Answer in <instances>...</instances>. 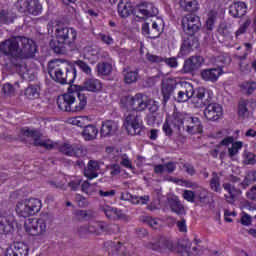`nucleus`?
<instances>
[{
	"mask_svg": "<svg viewBox=\"0 0 256 256\" xmlns=\"http://www.w3.org/2000/svg\"><path fill=\"white\" fill-rule=\"evenodd\" d=\"M0 51L14 59H31L37 53V45L27 37L15 36L2 42Z\"/></svg>",
	"mask_w": 256,
	"mask_h": 256,
	"instance_id": "obj_1",
	"label": "nucleus"
},
{
	"mask_svg": "<svg viewBox=\"0 0 256 256\" xmlns=\"http://www.w3.org/2000/svg\"><path fill=\"white\" fill-rule=\"evenodd\" d=\"M48 73L60 85H72L77 77V68L63 60H51L48 63Z\"/></svg>",
	"mask_w": 256,
	"mask_h": 256,
	"instance_id": "obj_2",
	"label": "nucleus"
},
{
	"mask_svg": "<svg viewBox=\"0 0 256 256\" xmlns=\"http://www.w3.org/2000/svg\"><path fill=\"white\" fill-rule=\"evenodd\" d=\"M117 9L122 19H127L131 13L134 14L137 21H145V19H149V17H157V15H159V10L151 2H141L133 9L131 3L127 2V0H120Z\"/></svg>",
	"mask_w": 256,
	"mask_h": 256,
	"instance_id": "obj_3",
	"label": "nucleus"
},
{
	"mask_svg": "<svg viewBox=\"0 0 256 256\" xmlns=\"http://www.w3.org/2000/svg\"><path fill=\"white\" fill-rule=\"evenodd\" d=\"M57 105L60 111L77 113L87 107V95L78 91L66 93L58 97Z\"/></svg>",
	"mask_w": 256,
	"mask_h": 256,
	"instance_id": "obj_4",
	"label": "nucleus"
},
{
	"mask_svg": "<svg viewBox=\"0 0 256 256\" xmlns=\"http://www.w3.org/2000/svg\"><path fill=\"white\" fill-rule=\"evenodd\" d=\"M187 120V114L183 112H174L170 119H166L163 124V131L167 137H171L173 133L177 135L185 134V123Z\"/></svg>",
	"mask_w": 256,
	"mask_h": 256,
	"instance_id": "obj_5",
	"label": "nucleus"
},
{
	"mask_svg": "<svg viewBox=\"0 0 256 256\" xmlns=\"http://www.w3.org/2000/svg\"><path fill=\"white\" fill-rule=\"evenodd\" d=\"M124 127L128 135H143L145 126H143V120L141 115L136 111H130L125 114Z\"/></svg>",
	"mask_w": 256,
	"mask_h": 256,
	"instance_id": "obj_6",
	"label": "nucleus"
},
{
	"mask_svg": "<svg viewBox=\"0 0 256 256\" xmlns=\"http://www.w3.org/2000/svg\"><path fill=\"white\" fill-rule=\"evenodd\" d=\"M129 105L136 113L145 111L148 109L150 113H157L159 111V105L155 100H146L143 94H136L129 100Z\"/></svg>",
	"mask_w": 256,
	"mask_h": 256,
	"instance_id": "obj_7",
	"label": "nucleus"
},
{
	"mask_svg": "<svg viewBox=\"0 0 256 256\" xmlns=\"http://www.w3.org/2000/svg\"><path fill=\"white\" fill-rule=\"evenodd\" d=\"M39 211H41V200L37 198H30L16 204V213L18 217H31V215H36Z\"/></svg>",
	"mask_w": 256,
	"mask_h": 256,
	"instance_id": "obj_8",
	"label": "nucleus"
},
{
	"mask_svg": "<svg viewBox=\"0 0 256 256\" xmlns=\"http://www.w3.org/2000/svg\"><path fill=\"white\" fill-rule=\"evenodd\" d=\"M55 37L60 41L66 43L69 51H75L77 49V30L74 28L56 26Z\"/></svg>",
	"mask_w": 256,
	"mask_h": 256,
	"instance_id": "obj_9",
	"label": "nucleus"
},
{
	"mask_svg": "<svg viewBox=\"0 0 256 256\" xmlns=\"http://www.w3.org/2000/svg\"><path fill=\"white\" fill-rule=\"evenodd\" d=\"M182 29L185 35H195L201 31V18L195 14H187L182 18Z\"/></svg>",
	"mask_w": 256,
	"mask_h": 256,
	"instance_id": "obj_10",
	"label": "nucleus"
},
{
	"mask_svg": "<svg viewBox=\"0 0 256 256\" xmlns=\"http://www.w3.org/2000/svg\"><path fill=\"white\" fill-rule=\"evenodd\" d=\"M24 228L26 233L32 235L33 237H37L39 235H43V233L47 231V223L43 218H28L24 223Z\"/></svg>",
	"mask_w": 256,
	"mask_h": 256,
	"instance_id": "obj_11",
	"label": "nucleus"
},
{
	"mask_svg": "<svg viewBox=\"0 0 256 256\" xmlns=\"http://www.w3.org/2000/svg\"><path fill=\"white\" fill-rule=\"evenodd\" d=\"M89 233L93 235H101V233H117L119 225L105 224L104 222H91L88 224Z\"/></svg>",
	"mask_w": 256,
	"mask_h": 256,
	"instance_id": "obj_12",
	"label": "nucleus"
},
{
	"mask_svg": "<svg viewBox=\"0 0 256 256\" xmlns=\"http://www.w3.org/2000/svg\"><path fill=\"white\" fill-rule=\"evenodd\" d=\"M60 153L67 155V157H83L87 151L79 144L64 143L59 146Z\"/></svg>",
	"mask_w": 256,
	"mask_h": 256,
	"instance_id": "obj_13",
	"label": "nucleus"
},
{
	"mask_svg": "<svg viewBox=\"0 0 256 256\" xmlns=\"http://www.w3.org/2000/svg\"><path fill=\"white\" fill-rule=\"evenodd\" d=\"M147 247L148 249H152V251H159L160 253H164L165 251H173V241L162 236L156 241L149 242Z\"/></svg>",
	"mask_w": 256,
	"mask_h": 256,
	"instance_id": "obj_14",
	"label": "nucleus"
},
{
	"mask_svg": "<svg viewBox=\"0 0 256 256\" xmlns=\"http://www.w3.org/2000/svg\"><path fill=\"white\" fill-rule=\"evenodd\" d=\"M191 100L196 107H205V105H209L211 97L205 88L200 87L196 91L195 88H193V96H191Z\"/></svg>",
	"mask_w": 256,
	"mask_h": 256,
	"instance_id": "obj_15",
	"label": "nucleus"
},
{
	"mask_svg": "<svg viewBox=\"0 0 256 256\" xmlns=\"http://www.w3.org/2000/svg\"><path fill=\"white\" fill-rule=\"evenodd\" d=\"M184 127H186L185 131L188 133V135H197V133H203V124H201V120L189 114L186 115Z\"/></svg>",
	"mask_w": 256,
	"mask_h": 256,
	"instance_id": "obj_16",
	"label": "nucleus"
},
{
	"mask_svg": "<svg viewBox=\"0 0 256 256\" xmlns=\"http://www.w3.org/2000/svg\"><path fill=\"white\" fill-rule=\"evenodd\" d=\"M223 116V108L217 103H208L204 109V117L208 121H219Z\"/></svg>",
	"mask_w": 256,
	"mask_h": 256,
	"instance_id": "obj_17",
	"label": "nucleus"
},
{
	"mask_svg": "<svg viewBox=\"0 0 256 256\" xmlns=\"http://www.w3.org/2000/svg\"><path fill=\"white\" fill-rule=\"evenodd\" d=\"M191 97H193V84L189 82H181L180 90L178 91L177 96L174 97L175 101L178 103H187Z\"/></svg>",
	"mask_w": 256,
	"mask_h": 256,
	"instance_id": "obj_18",
	"label": "nucleus"
},
{
	"mask_svg": "<svg viewBox=\"0 0 256 256\" xmlns=\"http://www.w3.org/2000/svg\"><path fill=\"white\" fill-rule=\"evenodd\" d=\"M100 211L104 213L105 217H107L110 221H119L121 219H125V213H123V210L107 204L100 205Z\"/></svg>",
	"mask_w": 256,
	"mask_h": 256,
	"instance_id": "obj_19",
	"label": "nucleus"
},
{
	"mask_svg": "<svg viewBox=\"0 0 256 256\" xmlns=\"http://www.w3.org/2000/svg\"><path fill=\"white\" fill-rule=\"evenodd\" d=\"M223 75V66H218L216 68L203 69L200 72L201 79L203 81H208L210 83H216L219 77Z\"/></svg>",
	"mask_w": 256,
	"mask_h": 256,
	"instance_id": "obj_20",
	"label": "nucleus"
},
{
	"mask_svg": "<svg viewBox=\"0 0 256 256\" xmlns=\"http://www.w3.org/2000/svg\"><path fill=\"white\" fill-rule=\"evenodd\" d=\"M205 63V60L201 56H192L185 60L182 71L183 73H194L201 69V66Z\"/></svg>",
	"mask_w": 256,
	"mask_h": 256,
	"instance_id": "obj_21",
	"label": "nucleus"
},
{
	"mask_svg": "<svg viewBox=\"0 0 256 256\" xmlns=\"http://www.w3.org/2000/svg\"><path fill=\"white\" fill-rule=\"evenodd\" d=\"M5 256H29V246L23 242H15L6 249Z\"/></svg>",
	"mask_w": 256,
	"mask_h": 256,
	"instance_id": "obj_22",
	"label": "nucleus"
},
{
	"mask_svg": "<svg viewBox=\"0 0 256 256\" xmlns=\"http://www.w3.org/2000/svg\"><path fill=\"white\" fill-rule=\"evenodd\" d=\"M103 89L101 81L95 78H88L83 82V85L78 86V92L90 91V93H99Z\"/></svg>",
	"mask_w": 256,
	"mask_h": 256,
	"instance_id": "obj_23",
	"label": "nucleus"
},
{
	"mask_svg": "<svg viewBox=\"0 0 256 256\" xmlns=\"http://www.w3.org/2000/svg\"><path fill=\"white\" fill-rule=\"evenodd\" d=\"M146 59L150 63H165L166 65H168V67H171V69H176V67H178L179 65L176 57L165 58L163 56H157L151 53H147Z\"/></svg>",
	"mask_w": 256,
	"mask_h": 256,
	"instance_id": "obj_24",
	"label": "nucleus"
},
{
	"mask_svg": "<svg viewBox=\"0 0 256 256\" xmlns=\"http://www.w3.org/2000/svg\"><path fill=\"white\" fill-rule=\"evenodd\" d=\"M175 89H177V82H175L174 80H166L162 82L161 94L163 97V105H167V101L171 99V95L175 93Z\"/></svg>",
	"mask_w": 256,
	"mask_h": 256,
	"instance_id": "obj_25",
	"label": "nucleus"
},
{
	"mask_svg": "<svg viewBox=\"0 0 256 256\" xmlns=\"http://www.w3.org/2000/svg\"><path fill=\"white\" fill-rule=\"evenodd\" d=\"M15 229V218L13 216H0V235L13 233Z\"/></svg>",
	"mask_w": 256,
	"mask_h": 256,
	"instance_id": "obj_26",
	"label": "nucleus"
},
{
	"mask_svg": "<svg viewBox=\"0 0 256 256\" xmlns=\"http://www.w3.org/2000/svg\"><path fill=\"white\" fill-rule=\"evenodd\" d=\"M233 143V137H227L221 140L220 145H217L213 150L210 151V155L217 159V157L220 155V159H223L225 157V153H227V145H231Z\"/></svg>",
	"mask_w": 256,
	"mask_h": 256,
	"instance_id": "obj_27",
	"label": "nucleus"
},
{
	"mask_svg": "<svg viewBox=\"0 0 256 256\" xmlns=\"http://www.w3.org/2000/svg\"><path fill=\"white\" fill-rule=\"evenodd\" d=\"M117 129H119L117 122L113 120H107L102 122L100 135L101 137H113V135L117 133Z\"/></svg>",
	"mask_w": 256,
	"mask_h": 256,
	"instance_id": "obj_28",
	"label": "nucleus"
},
{
	"mask_svg": "<svg viewBox=\"0 0 256 256\" xmlns=\"http://www.w3.org/2000/svg\"><path fill=\"white\" fill-rule=\"evenodd\" d=\"M167 201L168 206L173 213H176V215H185V207L181 203V200H179L178 196L169 195L167 197Z\"/></svg>",
	"mask_w": 256,
	"mask_h": 256,
	"instance_id": "obj_29",
	"label": "nucleus"
},
{
	"mask_svg": "<svg viewBox=\"0 0 256 256\" xmlns=\"http://www.w3.org/2000/svg\"><path fill=\"white\" fill-rule=\"evenodd\" d=\"M229 13L234 19L245 17L247 13V5L244 2H234L229 7Z\"/></svg>",
	"mask_w": 256,
	"mask_h": 256,
	"instance_id": "obj_30",
	"label": "nucleus"
},
{
	"mask_svg": "<svg viewBox=\"0 0 256 256\" xmlns=\"http://www.w3.org/2000/svg\"><path fill=\"white\" fill-rule=\"evenodd\" d=\"M26 11L30 15H41V12L43 11V6L41 5V2H39V0H24V13H26Z\"/></svg>",
	"mask_w": 256,
	"mask_h": 256,
	"instance_id": "obj_31",
	"label": "nucleus"
},
{
	"mask_svg": "<svg viewBox=\"0 0 256 256\" xmlns=\"http://www.w3.org/2000/svg\"><path fill=\"white\" fill-rule=\"evenodd\" d=\"M21 133L24 137L33 139L35 147H41L43 140H41V132L39 130L22 128Z\"/></svg>",
	"mask_w": 256,
	"mask_h": 256,
	"instance_id": "obj_32",
	"label": "nucleus"
},
{
	"mask_svg": "<svg viewBox=\"0 0 256 256\" xmlns=\"http://www.w3.org/2000/svg\"><path fill=\"white\" fill-rule=\"evenodd\" d=\"M197 49L199 47V40L195 38V35H188L187 38H184L183 44L181 46V53L187 55L191 49Z\"/></svg>",
	"mask_w": 256,
	"mask_h": 256,
	"instance_id": "obj_33",
	"label": "nucleus"
},
{
	"mask_svg": "<svg viewBox=\"0 0 256 256\" xmlns=\"http://www.w3.org/2000/svg\"><path fill=\"white\" fill-rule=\"evenodd\" d=\"M99 169H101L99 162L90 160L88 162L87 168L84 169V175L87 177V179H96V177H99V173H97Z\"/></svg>",
	"mask_w": 256,
	"mask_h": 256,
	"instance_id": "obj_34",
	"label": "nucleus"
},
{
	"mask_svg": "<svg viewBox=\"0 0 256 256\" xmlns=\"http://www.w3.org/2000/svg\"><path fill=\"white\" fill-rule=\"evenodd\" d=\"M49 47L54 51L57 55H65L67 53V43L63 42L60 39H51L49 42Z\"/></svg>",
	"mask_w": 256,
	"mask_h": 256,
	"instance_id": "obj_35",
	"label": "nucleus"
},
{
	"mask_svg": "<svg viewBox=\"0 0 256 256\" xmlns=\"http://www.w3.org/2000/svg\"><path fill=\"white\" fill-rule=\"evenodd\" d=\"M222 187L224 191H227V193H229V196L225 195L228 203H233V201H235V197H237V195H241V190L235 188V185L229 182L223 183Z\"/></svg>",
	"mask_w": 256,
	"mask_h": 256,
	"instance_id": "obj_36",
	"label": "nucleus"
},
{
	"mask_svg": "<svg viewBox=\"0 0 256 256\" xmlns=\"http://www.w3.org/2000/svg\"><path fill=\"white\" fill-rule=\"evenodd\" d=\"M238 117H240V119H249V117H251L248 99H240L238 103Z\"/></svg>",
	"mask_w": 256,
	"mask_h": 256,
	"instance_id": "obj_37",
	"label": "nucleus"
},
{
	"mask_svg": "<svg viewBox=\"0 0 256 256\" xmlns=\"http://www.w3.org/2000/svg\"><path fill=\"white\" fill-rule=\"evenodd\" d=\"M99 130L94 125H87L84 126V130L82 132V136L84 137L85 141H93V139H97V134Z\"/></svg>",
	"mask_w": 256,
	"mask_h": 256,
	"instance_id": "obj_38",
	"label": "nucleus"
},
{
	"mask_svg": "<svg viewBox=\"0 0 256 256\" xmlns=\"http://www.w3.org/2000/svg\"><path fill=\"white\" fill-rule=\"evenodd\" d=\"M217 17H219V12L217 10L212 9L208 12L206 19V29L208 31H213L215 23H217Z\"/></svg>",
	"mask_w": 256,
	"mask_h": 256,
	"instance_id": "obj_39",
	"label": "nucleus"
},
{
	"mask_svg": "<svg viewBox=\"0 0 256 256\" xmlns=\"http://www.w3.org/2000/svg\"><path fill=\"white\" fill-rule=\"evenodd\" d=\"M180 6L184 11L193 13L199 10V3L197 0H180Z\"/></svg>",
	"mask_w": 256,
	"mask_h": 256,
	"instance_id": "obj_40",
	"label": "nucleus"
},
{
	"mask_svg": "<svg viewBox=\"0 0 256 256\" xmlns=\"http://www.w3.org/2000/svg\"><path fill=\"white\" fill-rule=\"evenodd\" d=\"M96 69L98 75L107 77L111 75V72L113 71V65L109 62H100L97 64Z\"/></svg>",
	"mask_w": 256,
	"mask_h": 256,
	"instance_id": "obj_41",
	"label": "nucleus"
},
{
	"mask_svg": "<svg viewBox=\"0 0 256 256\" xmlns=\"http://www.w3.org/2000/svg\"><path fill=\"white\" fill-rule=\"evenodd\" d=\"M104 247L111 251V253H119V251H121V248L123 247V244L115 239L114 241L112 240H108L106 242H104Z\"/></svg>",
	"mask_w": 256,
	"mask_h": 256,
	"instance_id": "obj_42",
	"label": "nucleus"
},
{
	"mask_svg": "<svg viewBox=\"0 0 256 256\" xmlns=\"http://www.w3.org/2000/svg\"><path fill=\"white\" fill-rule=\"evenodd\" d=\"M210 188L214 193H221V177L217 172H212V178L210 179Z\"/></svg>",
	"mask_w": 256,
	"mask_h": 256,
	"instance_id": "obj_43",
	"label": "nucleus"
},
{
	"mask_svg": "<svg viewBox=\"0 0 256 256\" xmlns=\"http://www.w3.org/2000/svg\"><path fill=\"white\" fill-rule=\"evenodd\" d=\"M41 88L38 85H30L26 88L24 95L28 99H39Z\"/></svg>",
	"mask_w": 256,
	"mask_h": 256,
	"instance_id": "obj_44",
	"label": "nucleus"
},
{
	"mask_svg": "<svg viewBox=\"0 0 256 256\" xmlns=\"http://www.w3.org/2000/svg\"><path fill=\"white\" fill-rule=\"evenodd\" d=\"M71 66L74 68L78 67V69H80V71H82V73H84L85 75L92 74L91 66H89V64H87V62L83 60H76L72 63Z\"/></svg>",
	"mask_w": 256,
	"mask_h": 256,
	"instance_id": "obj_45",
	"label": "nucleus"
},
{
	"mask_svg": "<svg viewBox=\"0 0 256 256\" xmlns=\"http://www.w3.org/2000/svg\"><path fill=\"white\" fill-rule=\"evenodd\" d=\"M137 79H139V71L134 70V71H129V70H124V81L128 85H131V83H136Z\"/></svg>",
	"mask_w": 256,
	"mask_h": 256,
	"instance_id": "obj_46",
	"label": "nucleus"
},
{
	"mask_svg": "<svg viewBox=\"0 0 256 256\" xmlns=\"http://www.w3.org/2000/svg\"><path fill=\"white\" fill-rule=\"evenodd\" d=\"M255 181H256V171H250L247 173L244 180L240 183V187H242V189H247V187L255 183Z\"/></svg>",
	"mask_w": 256,
	"mask_h": 256,
	"instance_id": "obj_47",
	"label": "nucleus"
},
{
	"mask_svg": "<svg viewBox=\"0 0 256 256\" xmlns=\"http://www.w3.org/2000/svg\"><path fill=\"white\" fill-rule=\"evenodd\" d=\"M243 93H245L246 95H253V93H255L256 90V83L253 81H246L243 82L240 85Z\"/></svg>",
	"mask_w": 256,
	"mask_h": 256,
	"instance_id": "obj_48",
	"label": "nucleus"
},
{
	"mask_svg": "<svg viewBox=\"0 0 256 256\" xmlns=\"http://www.w3.org/2000/svg\"><path fill=\"white\" fill-rule=\"evenodd\" d=\"M75 217H77V219H79L80 221L83 220H89V219H93V211L91 210H77L74 213Z\"/></svg>",
	"mask_w": 256,
	"mask_h": 256,
	"instance_id": "obj_49",
	"label": "nucleus"
},
{
	"mask_svg": "<svg viewBox=\"0 0 256 256\" xmlns=\"http://www.w3.org/2000/svg\"><path fill=\"white\" fill-rule=\"evenodd\" d=\"M240 149H243V142L237 141V142H232V146L228 148V155L229 157L233 158L235 155H237L240 151Z\"/></svg>",
	"mask_w": 256,
	"mask_h": 256,
	"instance_id": "obj_50",
	"label": "nucleus"
},
{
	"mask_svg": "<svg viewBox=\"0 0 256 256\" xmlns=\"http://www.w3.org/2000/svg\"><path fill=\"white\" fill-rule=\"evenodd\" d=\"M130 202H132L133 205H147L149 203V196H131Z\"/></svg>",
	"mask_w": 256,
	"mask_h": 256,
	"instance_id": "obj_51",
	"label": "nucleus"
},
{
	"mask_svg": "<svg viewBox=\"0 0 256 256\" xmlns=\"http://www.w3.org/2000/svg\"><path fill=\"white\" fill-rule=\"evenodd\" d=\"M14 20H15V16H12L11 13L5 10H2L0 12V21L5 25H9V23H13Z\"/></svg>",
	"mask_w": 256,
	"mask_h": 256,
	"instance_id": "obj_52",
	"label": "nucleus"
},
{
	"mask_svg": "<svg viewBox=\"0 0 256 256\" xmlns=\"http://www.w3.org/2000/svg\"><path fill=\"white\" fill-rule=\"evenodd\" d=\"M106 153H108V157L109 159H111V161H121V155L119 154V151H117L115 148L107 147Z\"/></svg>",
	"mask_w": 256,
	"mask_h": 256,
	"instance_id": "obj_53",
	"label": "nucleus"
},
{
	"mask_svg": "<svg viewBox=\"0 0 256 256\" xmlns=\"http://www.w3.org/2000/svg\"><path fill=\"white\" fill-rule=\"evenodd\" d=\"M99 197H103L106 199H113L115 195H117V191L113 189H103L98 191Z\"/></svg>",
	"mask_w": 256,
	"mask_h": 256,
	"instance_id": "obj_54",
	"label": "nucleus"
},
{
	"mask_svg": "<svg viewBox=\"0 0 256 256\" xmlns=\"http://www.w3.org/2000/svg\"><path fill=\"white\" fill-rule=\"evenodd\" d=\"M143 221H144V223L149 225V227H152V229L159 228V219H157V218H153L151 216H145Z\"/></svg>",
	"mask_w": 256,
	"mask_h": 256,
	"instance_id": "obj_55",
	"label": "nucleus"
},
{
	"mask_svg": "<svg viewBox=\"0 0 256 256\" xmlns=\"http://www.w3.org/2000/svg\"><path fill=\"white\" fill-rule=\"evenodd\" d=\"M161 33H163V30L161 29V23L153 22L150 35L152 37H160Z\"/></svg>",
	"mask_w": 256,
	"mask_h": 256,
	"instance_id": "obj_56",
	"label": "nucleus"
},
{
	"mask_svg": "<svg viewBox=\"0 0 256 256\" xmlns=\"http://www.w3.org/2000/svg\"><path fill=\"white\" fill-rule=\"evenodd\" d=\"M196 195L200 201V203H208L209 202V192L205 189H200L196 192Z\"/></svg>",
	"mask_w": 256,
	"mask_h": 256,
	"instance_id": "obj_57",
	"label": "nucleus"
},
{
	"mask_svg": "<svg viewBox=\"0 0 256 256\" xmlns=\"http://www.w3.org/2000/svg\"><path fill=\"white\" fill-rule=\"evenodd\" d=\"M255 154L251 152H244V165H255L256 159H255Z\"/></svg>",
	"mask_w": 256,
	"mask_h": 256,
	"instance_id": "obj_58",
	"label": "nucleus"
},
{
	"mask_svg": "<svg viewBox=\"0 0 256 256\" xmlns=\"http://www.w3.org/2000/svg\"><path fill=\"white\" fill-rule=\"evenodd\" d=\"M197 195L191 191V190H184L182 197L185 199V201H188L189 203H195V197Z\"/></svg>",
	"mask_w": 256,
	"mask_h": 256,
	"instance_id": "obj_59",
	"label": "nucleus"
},
{
	"mask_svg": "<svg viewBox=\"0 0 256 256\" xmlns=\"http://www.w3.org/2000/svg\"><path fill=\"white\" fill-rule=\"evenodd\" d=\"M142 35H144V37H148L149 39H157V36L151 35V28L147 22L142 24Z\"/></svg>",
	"mask_w": 256,
	"mask_h": 256,
	"instance_id": "obj_60",
	"label": "nucleus"
},
{
	"mask_svg": "<svg viewBox=\"0 0 256 256\" xmlns=\"http://www.w3.org/2000/svg\"><path fill=\"white\" fill-rule=\"evenodd\" d=\"M249 25H251V21L248 19L236 31V37H239V35H243L244 33H247V29H249Z\"/></svg>",
	"mask_w": 256,
	"mask_h": 256,
	"instance_id": "obj_61",
	"label": "nucleus"
},
{
	"mask_svg": "<svg viewBox=\"0 0 256 256\" xmlns=\"http://www.w3.org/2000/svg\"><path fill=\"white\" fill-rule=\"evenodd\" d=\"M2 91L4 95H7L8 97H10L11 95H15V87H13V85L9 83L3 85Z\"/></svg>",
	"mask_w": 256,
	"mask_h": 256,
	"instance_id": "obj_62",
	"label": "nucleus"
},
{
	"mask_svg": "<svg viewBox=\"0 0 256 256\" xmlns=\"http://www.w3.org/2000/svg\"><path fill=\"white\" fill-rule=\"evenodd\" d=\"M120 163L123 165V167H126V169H133V165L131 164V160H129L127 154L121 155Z\"/></svg>",
	"mask_w": 256,
	"mask_h": 256,
	"instance_id": "obj_63",
	"label": "nucleus"
},
{
	"mask_svg": "<svg viewBox=\"0 0 256 256\" xmlns=\"http://www.w3.org/2000/svg\"><path fill=\"white\" fill-rule=\"evenodd\" d=\"M107 169L113 176L119 175V173H121V166H119V164H110L107 166Z\"/></svg>",
	"mask_w": 256,
	"mask_h": 256,
	"instance_id": "obj_64",
	"label": "nucleus"
}]
</instances>
